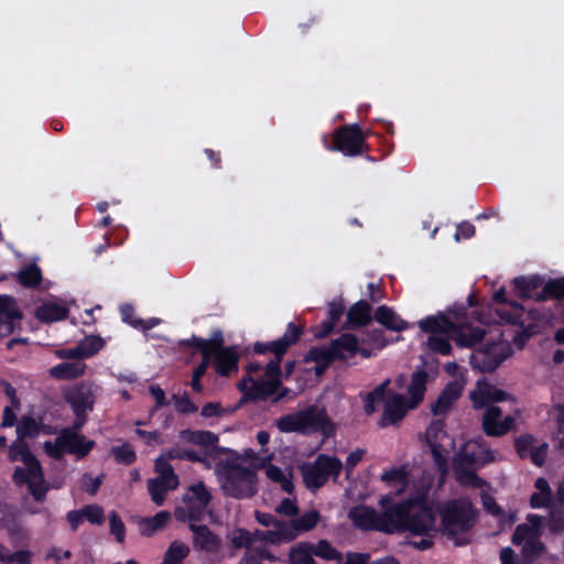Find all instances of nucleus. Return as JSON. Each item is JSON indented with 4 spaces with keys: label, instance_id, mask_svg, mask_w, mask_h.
Wrapping results in <instances>:
<instances>
[{
    "label": "nucleus",
    "instance_id": "obj_1",
    "mask_svg": "<svg viewBox=\"0 0 564 564\" xmlns=\"http://www.w3.org/2000/svg\"><path fill=\"white\" fill-rule=\"evenodd\" d=\"M438 532L456 546L470 543L469 533L476 524L477 510L466 498H454L437 505Z\"/></svg>",
    "mask_w": 564,
    "mask_h": 564
},
{
    "label": "nucleus",
    "instance_id": "obj_2",
    "mask_svg": "<svg viewBox=\"0 0 564 564\" xmlns=\"http://www.w3.org/2000/svg\"><path fill=\"white\" fill-rule=\"evenodd\" d=\"M178 345L186 348H205L209 362L219 377L228 378L239 370L240 354L237 346H225L224 333L216 328L209 338L193 335L180 340Z\"/></svg>",
    "mask_w": 564,
    "mask_h": 564
},
{
    "label": "nucleus",
    "instance_id": "obj_3",
    "mask_svg": "<svg viewBox=\"0 0 564 564\" xmlns=\"http://www.w3.org/2000/svg\"><path fill=\"white\" fill-rule=\"evenodd\" d=\"M275 426L281 433H299L310 435L322 433L328 437L335 432V426L325 408L311 404L303 410L280 416Z\"/></svg>",
    "mask_w": 564,
    "mask_h": 564
},
{
    "label": "nucleus",
    "instance_id": "obj_4",
    "mask_svg": "<svg viewBox=\"0 0 564 564\" xmlns=\"http://www.w3.org/2000/svg\"><path fill=\"white\" fill-rule=\"evenodd\" d=\"M494 460L492 452L481 447L476 440L465 442L453 458L456 479L465 485L478 487L480 478L476 469Z\"/></svg>",
    "mask_w": 564,
    "mask_h": 564
},
{
    "label": "nucleus",
    "instance_id": "obj_5",
    "mask_svg": "<svg viewBox=\"0 0 564 564\" xmlns=\"http://www.w3.org/2000/svg\"><path fill=\"white\" fill-rule=\"evenodd\" d=\"M302 334L303 327L295 325L293 322H290L286 325V329L282 337L268 343H254L253 351L256 354L264 355L267 352H271L274 355V358L271 359L265 366V377L268 378L267 380H276L278 384L282 386L281 362L289 348L300 340Z\"/></svg>",
    "mask_w": 564,
    "mask_h": 564
},
{
    "label": "nucleus",
    "instance_id": "obj_6",
    "mask_svg": "<svg viewBox=\"0 0 564 564\" xmlns=\"http://www.w3.org/2000/svg\"><path fill=\"white\" fill-rule=\"evenodd\" d=\"M221 489L228 497L245 499L253 497L257 491V473L249 466L226 463L218 471Z\"/></svg>",
    "mask_w": 564,
    "mask_h": 564
},
{
    "label": "nucleus",
    "instance_id": "obj_7",
    "mask_svg": "<svg viewBox=\"0 0 564 564\" xmlns=\"http://www.w3.org/2000/svg\"><path fill=\"white\" fill-rule=\"evenodd\" d=\"M369 133L364 131L359 123L343 124L333 131L330 143L327 137L323 138V143L328 151L340 152L351 158L366 154L368 160L373 161L369 155L370 145L366 141Z\"/></svg>",
    "mask_w": 564,
    "mask_h": 564
},
{
    "label": "nucleus",
    "instance_id": "obj_8",
    "mask_svg": "<svg viewBox=\"0 0 564 564\" xmlns=\"http://www.w3.org/2000/svg\"><path fill=\"white\" fill-rule=\"evenodd\" d=\"M492 300L496 304L502 305L496 310L500 321L505 324L520 327V330L514 336V343L525 344L536 333V325L533 322L527 323L529 314H527L524 307L516 301H509L505 288L497 290L494 293Z\"/></svg>",
    "mask_w": 564,
    "mask_h": 564
},
{
    "label": "nucleus",
    "instance_id": "obj_9",
    "mask_svg": "<svg viewBox=\"0 0 564 564\" xmlns=\"http://www.w3.org/2000/svg\"><path fill=\"white\" fill-rule=\"evenodd\" d=\"M343 469L344 464L338 457L318 454L314 462L301 467V473L305 487L314 492L325 486L330 477L336 481Z\"/></svg>",
    "mask_w": 564,
    "mask_h": 564
},
{
    "label": "nucleus",
    "instance_id": "obj_10",
    "mask_svg": "<svg viewBox=\"0 0 564 564\" xmlns=\"http://www.w3.org/2000/svg\"><path fill=\"white\" fill-rule=\"evenodd\" d=\"M213 496L204 481L192 484L182 497L184 506L174 510V517L178 522L202 521L212 502Z\"/></svg>",
    "mask_w": 564,
    "mask_h": 564
},
{
    "label": "nucleus",
    "instance_id": "obj_11",
    "mask_svg": "<svg viewBox=\"0 0 564 564\" xmlns=\"http://www.w3.org/2000/svg\"><path fill=\"white\" fill-rule=\"evenodd\" d=\"M379 503L382 509L383 533L392 534L404 530L406 519L417 505V501L415 499H405L394 502L392 498L384 496L380 499Z\"/></svg>",
    "mask_w": 564,
    "mask_h": 564
},
{
    "label": "nucleus",
    "instance_id": "obj_12",
    "mask_svg": "<svg viewBox=\"0 0 564 564\" xmlns=\"http://www.w3.org/2000/svg\"><path fill=\"white\" fill-rule=\"evenodd\" d=\"M180 437L186 443L199 446L213 460L231 453V449L218 445L219 436L212 431L186 429L180 432Z\"/></svg>",
    "mask_w": 564,
    "mask_h": 564
},
{
    "label": "nucleus",
    "instance_id": "obj_13",
    "mask_svg": "<svg viewBox=\"0 0 564 564\" xmlns=\"http://www.w3.org/2000/svg\"><path fill=\"white\" fill-rule=\"evenodd\" d=\"M403 531H409L412 535L437 533L436 512L431 506H421L415 512L410 513Z\"/></svg>",
    "mask_w": 564,
    "mask_h": 564
},
{
    "label": "nucleus",
    "instance_id": "obj_14",
    "mask_svg": "<svg viewBox=\"0 0 564 564\" xmlns=\"http://www.w3.org/2000/svg\"><path fill=\"white\" fill-rule=\"evenodd\" d=\"M500 406L490 405L482 414L481 427L487 436L500 437L509 433L514 426V419L507 415L503 419Z\"/></svg>",
    "mask_w": 564,
    "mask_h": 564
},
{
    "label": "nucleus",
    "instance_id": "obj_15",
    "mask_svg": "<svg viewBox=\"0 0 564 564\" xmlns=\"http://www.w3.org/2000/svg\"><path fill=\"white\" fill-rule=\"evenodd\" d=\"M23 313L17 300L11 295H0V337L11 335L15 328H21Z\"/></svg>",
    "mask_w": 564,
    "mask_h": 564
},
{
    "label": "nucleus",
    "instance_id": "obj_16",
    "mask_svg": "<svg viewBox=\"0 0 564 564\" xmlns=\"http://www.w3.org/2000/svg\"><path fill=\"white\" fill-rule=\"evenodd\" d=\"M469 399L476 410L490 406L491 403L503 402L513 399L508 392L498 389L485 378L477 381L476 390L471 391Z\"/></svg>",
    "mask_w": 564,
    "mask_h": 564
},
{
    "label": "nucleus",
    "instance_id": "obj_17",
    "mask_svg": "<svg viewBox=\"0 0 564 564\" xmlns=\"http://www.w3.org/2000/svg\"><path fill=\"white\" fill-rule=\"evenodd\" d=\"M497 343H487L470 356V366L480 372H494L507 358V355L498 351Z\"/></svg>",
    "mask_w": 564,
    "mask_h": 564
},
{
    "label": "nucleus",
    "instance_id": "obj_18",
    "mask_svg": "<svg viewBox=\"0 0 564 564\" xmlns=\"http://www.w3.org/2000/svg\"><path fill=\"white\" fill-rule=\"evenodd\" d=\"M348 518L351 520L354 527L361 531L383 533L384 525L381 519V512H378L372 507L358 505L349 510Z\"/></svg>",
    "mask_w": 564,
    "mask_h": 564
},
{
    "label": "nucleus",
    "instance_id": "obj_19",
    "mask_svg": "<svg viewBox=\"0 0 564 564\" xmlns=\"http://www.w3.org/2000/svg\"><path fill=\"white\" fill-rule=\"evenodd\" d=\"M195 522L196 521H193L188 524V528L193 533L194 549L209 554H217L221 549L220 538L206 524H196Z\"/></svg>",
    "mask_w": 564,
    "mask_h": 564
},
{
    "label": "nucleus",
    "instance_id": "obj_20",
    "mask_svg": "<svg viewBox=\"0 0 564 564\" xmlns=\"http://www.w3.org/2000/svg\"><path fill=\"white\" fill-rule=\"evenodd\" d=\"M58 443L66 447L67 454L76 455L78 458L86 457L96 446L95 441L87 440L85 435L72 430H62L58 435Z\"/></svg>",
    "mask_w": 564,
    "mask_h": 564
},
{
    "label": "nucleus",
    "instance_id": "obj_21",
    "mask_svg": "<svg viewBox=\"0 0 564 564\" xmlns=\"http://www.w3.org/2000/svg\"><path fill=\"white\" fill-rule=\"evenodd\" d=\"M410 409V401H408L404 395L392 392L390 398L386 401L379 425L386 427L400 422Z\"/></svg>",
    "mask_w": 564,
    "mask_h": 564
},
{
    "label": "nucleus",
    "instance_id": "obj_22",
    "mask_svg": "<svg viewBox=\"0 0 564 564\" xmlns=\"http://www.w3.org/2000/svg\"><path fill=\"white\" fill-rule=\"evenodd\" d=\"M463 384L458 381H449L440 392L435 402L431 405V412L434 416L446 415L462 397Z\"/></svg>",
    "mask_w": 564,
    "mask_h": 564
},
{
    "label": "nucleus",
    "instance_id": "obj_23",
    "mask_svg": "<svg viewBox=\"0 0 564 564\" xmlns=\"http://www.w3.org/2000/svg\"><path fill=\"white\" fill-rule=\"evenodd\" d=\"M65 401L70 405L73 412H88L91 411L95 403V398L91 389L79 383L64 392Z\"/></svg>",
    "mask_w": 564,
    "mask_h": 564
},
{
    "label": "nucleus",
    "instance_id": "obj_24",
    "mask_svg": "<svg viewBox=\"0 0 564 564\" xmlns=\"http://www.w3.org/2000/svg\"><path fill=\"white\" fill-rule=\"evenodd\" d=\"M8 458L10 462L21 460L31 474L41 475V463L24 440L17 438L11 443L8 449Z\"/></svg>",
    "mask_w": 564,
    "mask_h": 564
},
{
    "label": "nucleus",
    "instance_id": "obj_25",
    "mask_svg": "<svg viewBox=\"0 0 564 564\" xmlns=\"http://www.w3.org/2000/svg\"><path fill=\"white\" fill-rule=\"evenodd\" d=\"M371 319V305L365 300H359L349 307L341 328L356 330L367 326Z\"/></svg>",
    "mask_w": 564,
    "mask_h": 564
},
{
    "label": "nucleus",
    "instance_id": "obj_26",
    "mask_svg": "<svg viewBox=\"0 0 564 564\" xmlns=\"http://www.w3.org/2000/svg\"><path fill=\"white\" fill-rule=\"evenodd\" d=\"M319 518L321 514L317 510H311L296 519L286 521V524H283V527L288 533L289 542L295 540L301 533L313 530L317 525Z\"/></svg>",
    "mask_w": 564,
    "mask_h": 564
},
{
    "label": "nucleus",
    "instance_id": "obj_27",
    "mask_svg": "<svg viewBox=\"0 0 564 564\" xmlns=\"http://www.w3.org/2000/svg\"><path fill=\"white\" fill-rule=\"evenodd\" d=\"M419 327L423 333L431 334V336L436 334L453 335L456 324L447 315L438 313L421 319Z\"/></svg>",
    "mask_w": 564,
    "mask_h": 564
},
{
    "label": "nucleus",
    "instance_id": "obj_28",
    "mask_svg": "<svg viewBox=\"0 0 564 564\" xmlns=\"http://www.w3.org/2000/svg\"><path fill=\"white\" fill-rule=\"evenodd\" d=\"M248 380H250L251 386L246 392V399L251 401H265L273 397L281 387L276 380H254L252 377H248Z\"/></svg>",
    "mask_w": 564,
    "mask_h": 564
},
{
    "label": "nucleus",
    "instance_id": "obj_29",
    "mask_svg": "<svg viewBox=\"0 0 564 564\" xmlns=\"http://www.w3.org/2000/svg\"><path fill=\"white\" fill-rule=\"evenodd\" d=\"M332 345L338 361H347L357 355V336L352 333H343L332 339Z\"/></svg>",
    "mask_w": 564,
    "mask_h": 564
},
{
    "label": "nucleus",
    "instance_id": "obj_30",
    "mask_svg": "<svg viewBox=\"0 0 564 564\" xmlns=\"http://www.w3.org/2000/svg\"><path fill=\"white\" fill-rule=\"evenodd\" d=\"M486 335V330L479 326L457 325L453 332V337L459 347H473L479 344Z\"/></svg>",
    "mask_w": 564,
    "mask_h": 564
},
{
    "label": "nucleus",
    "instance_id": "obj_31",
    "mask_svg": "<svg viewBox=\"0 0 564 564\" xmlns=\"http://www.w3.org/2000/svg\"><path fill=\"white\" fill-rule=\"evenodd\" d=\"M429 375L424 369H417L411 375L408 387L410 408H416L424 399Z\"/></svg>",
    "mask_w": 564,
    "mask_h": 564
},
{
    "label": "nucleus",
    "instance_id": "obj_32",
    "mask_svg": "<svg viewBox=\"0 0 564 564\" xmlns=\"http://www.w3.org/2000/svg\"><path fill=\"white\" fill-rule=\"evenodd\" d=\"M69 310L63 304L55 302H45L35 310V317L43 323H53L66 319Z\"/></svg>",
    "mask_w": 564,
    "mask_h": 564
},
{
    "label": "nucleus",
    "instance_id": "obj_33",
    "mask_svg": "<svg viewBox=\"0 0 564 564\" xmlns=\"http://www.w3.org/2000/svg\"><path fill=\"white\" fill-rule=\"evenodd\" d=\"M513 288L522 299H534L538 290L543 286V278L535 274L530 276H517L512 281Z\"/></svg>",
    "mask_w": 564,
    "mask_h": 564
},
{
    "label": "nucleus",
    "instance_id": "obj_34",
    "mask_svg": "<svg viewBox=\"0 0 564 564\" xmlns=\"http://www.w3.org/2000/svg\"><path fill=\"white\" fill-rule=\"evenodd\" d=\"M375 319L387 329L393 332H402L409 327L408 323L387 305H381L376 310Z\"/></svg>",
    "mask_w": 564,
    "mask_h": 564
},
{
    "label": "nucleus",
    "instance_id": "obj_35",
    "mask_svg": "<svg viewBox=\"0 0 564 564\" xmlns=\"http://www.w3.org/2000/svg\"><path fill=\"white\" fill-rule=\"evenodd\" d=\"M86 366L83 362H62L48 370L52 378L57 380H73L85 373Z\"/></svg>",
    "mask_w": 564,
    "mask_h": 564
},
{
    "label": "nucleus",
    "instance_id": "obj_36",
    "mask_svg": "<svg viewBox=\"0 0 564 564\" xmlns=\"http://www.w3.org/2000/svg\"><path fill=\"white\" fill-rule=\"evenodd\" d=\"M563 300L564 299V276L557 279H550L539 293H536L535 301L543 302L546 300Z\"/></svg>",
    "mask_w": 564,
    "mask_h": 564
},
{
    "label": "nucleus",
    "instance_id": "obj_37",
    "mask_svg": "<svg viewBox=\"0 0 564 564\" xmlns=\"http://www.w3.org/2000/svg\"><path fill=\"white\" fill-rule=\"evenodd\" d=\"M306 362L332 365L337 360L332 341L327 346H314L306 352Z\"/></svg>",
    "mask_w": 564,
    "mask_h": 564
},
{
    "label": "nucleus",
    "instance_id": "obj_38",
    "mask_svg": "<svg viewBox=\"0 0 564 564\" xmlns=\"http://www.w3.org/2000/svg\"><path fill=\"white\" fill-rule=\"evenodd\" d=\"M546 552L545 544L541 541L540 535L533 536L525 541L521 549L522 561L524 564H534Z\"/></svg>",
    "mask_w": 564,
    "mask_h": 564
},
{
    "label": "nucleus",
    "instance_id": "obj_39",
    "mask_svg": "<svg viewBox=\"0 0 564 564\" xmlns=\"http://www.w3.org/2000/svg\"><path fill=\"white\" fill-rule=\"evenodd\" d=\"M15 275L17 281L24 288H36L41 284L43 275L40 267L30 263L23 267Z\"/></svg>",
    "mask_w": 564,
    "mask_h": 564
},
{
    "label": "nucleus",
    "instance_id": "obj_40",
    "mask_svg": "<svg viewBox=\"0 0 564 564\" xmlns=\"http://www.w3.org/2000/svg\"><path fill=\"white\" fill-rule=\"evenodd\" d=\"M177 486L172 485L171 481L164 478H151L148 480V491L151 496L152 501L156 506H162L165 501L166 492L171 489H175Z\"/></svg>",
    "mask_w": 564,
    "mask_h": 564
},
{
    "label": "nucleus",
    "instance_id": "obj_41",
    "mask_svg": "<svg viewBox=\"0 0 564 564\" xmlns=\"http://www.w3.org/2000/svg\"><path fill=\"white\" fill-rule=\"evenodd\" d=\"M390 381L386 380L384 382L377 386L372 391L368 392L365 398L364 410L365 413L370 415L376 412L377 405L382 403L386 400L388 386Z\"/></svg>",
    "mask_w": 564,
    "mask_h": 564
},
{
    "label": "nucleus",
    "instance_id": "obj_42",
    "mask_svg": "<svg viewBox=\"0 0 564 564\" xmlns=\"http://www.w3.org/2000/svg\"><path fill=\"white\" fill-rule=\"evenodd\" d=\"M170 519L171 514L169 511L165 510L158 512L153 517L143 518L141 522V533L143 535L149 536L153 534L155 531L163 529L167 524Z\"/></svg>",
    "mask_w": 564,
    "mask_h": 564
},
{
    "label": "nucleus",
    "instance_id": "obj_43",
    "mask_svg": "<svg viewBox=\"0 0 564 564\" xmlns=\"http://www.w3.org/2000/svg\"><path fill=\"white\" fill-rule=\"evenodd\" d=\"M32 480L29 481L28 489L36 502H43L50 490V486L44 478L43 468L41 467V475L31 474Z\"/></svg>",
    "mask_w": 564,
    "mask_h": 564
},
{
    "label": "nucleus",
    "instance_id": "obj_44",
    "mask_svg": "<svg viewBox=\"0 0 564 564\" xmlns=\"http://www.w3.org/2000/svg\"><path fill=\"white\" fill-rule=\"evenodd\" d=\"M265 475L267 477L276 484H280L281 489L286 494H293L294 491V484L292 481V476H286L281 467L270 464L265 468Z\"/></svg>",
    "mask_w": 564,
    "mask_h": 564
},
{
    "label": "nucleus",
    "instance_id": "obj_45",
    "mask_svg": "<svg viewBox=\"0 0 564 564\" xmlns=\"http://www.w3.org/2000/svg\"><path fill=\"white\" fill-rule=\"evenodd\" d=\"M188 554V545L180 541H173L164 554L162 564H184L183 561Z\"/></svg>",
    "mask_w": 564,
    "mask_h": 564
},
{
    "label": "nucleus",
    "instance_id": "obj_46",
    "mask_svg": "<svg viewBox=\"0 0 564 564\" xmlns=\"http://www.w3.org/2000/svg\"><path fill=\"white\" fill-rule=\"evenodd\" d=\"M77 346L80 358L86 359L99 352L105 346V340L100 336L90 335L82 339Z\"/></svg>",
    "mask_w": 564,
    "mask_h": 564
},
{
    "label": "nucleus",
    "instance_id": "obj_47",
    "mask_svg": "<svg viewBox=\"0 0 564 564\" xmlns=\"http://www.w3.org/2000/svg\"><path fill=\"white\" fill-rule=\"evenodd\" d=\"M252 536H253V542L261 541V542H267V543L274 544V545H278L283 542H289V539H288L289 536L284 530V527L281 528L280 530H268V531H262V530L257 529V530H254V532H252Z\"/></svg>",
    "mask_w": 564,
    "mask_h": 564
},
{
    "label": "nucleus",
    "instance_id": "obj_48",
    "mask_svg": "<svg viewBox=\"0 0 564 564\" xmlns=\"http://www.w3.org/2000/svg\"><path fill=\"white\" fill-rule=\"evenodd\" d=\"M313 554L325 561H336L337 563L343 561V554L327 540H319L316 545H313Z\"/></svg>",
    "mask_w": 564,
    "mask_h": 564
},
{
    "label": "nucleus",
    "instance_id": "obj_49",
    "mask_svg": "<svg viewBox=\"0 0 564 564\" xmlns=\"http://www.w3.org/2000/svg\"><path fill=\"white\" fill-rule=\"evenodd\" d=\"M110 454L117 464L130 466L137 460V454L132 446L128 443L119 446H112Z\"/></svg>",
    "mask_w": 564,
    "mask_h": 564
},
{
    "label": "nucleus",
    "instance_id": "obj_50",
    "mask_svg": "<svg viewBox=\"0 0 564 564\" xmlns=\"http://www.w3.org/2000/svg\"><path fill=\"white\" fill-rule=\"evenodd\" d=\"M230 543L235 550L247 549L249 551L254 543L252 532L243 528H237L231 533Z\"/></svg>",
    "mask_w": 564,
    "mask_h": 564
},
{
    "label": "nucleus",
    "instance_id": "obj_51",
    "mask_svg": "<svg viewBox=\"0 0 564 564\" xmlns=\"http://www.w3.org/2000/svg\"><path fill=\"white\" fill-rule=\"evenodd\" d=\"M312 555H314L313 544L301 542L290 550L289 562L291 564H304Z\"/></svg>",
    "mask_w": 564,
    "mask_h": 564
},
{
    "label": "nucleus",
    "instance_id": "obj_52",
    "mask_svg": "<svg viewBox=\"0 0 564 564\" xmlns=\"http://www.w3.org/2000/svg\"><path fill=\"white\" fill-rule=\"evenodd\" d=\"M535 441V437L530 433L522 434L514 438V449L521 459L529 457Z\"/></svg>",
    "mask_w": 564,
    "mask_h": 564
},
{
    "label": "nucleus",
    "instance_id": "obj_53",
    "mask_svg": "<svg viewBox=\"0 0 564 564\" xmlns=\"http://www.w3.org/2000/svg\"><path fill=\"white\" fill-rule=\"evenodd\" d=\"M40 429L36 421L31 416H23L17 426L18 438L34 437L39 434Z\"/></svg>",
    "mask_w": 564,
    "mask_h": 564
},
{
    "label": "nucleus",
    "instance_id": "obj_54",
    "mask_svg": "<svg viewBox=\"0 0 564 564\" xmlns=\"http://www.w3.org/2000/svg\"><path fill=\"white\" fill-rule=\"evenodd\" d=\"M172 401L175 411L180 414H192L198 410L197 405L194 402H192L187 393H184L182 395L173 394Z\"/></svg>",
    "mask_w": 564,
    "mask_h": 564
},
{
    "label": "nucleus",
    "instance_id": "obj_55",
    "mask_svg": "<svg viewBox=\"0 0 564 564\" xmlns=\"http://www.w3.org/2000/svg\"><path fill=\"white\" fill-rule=\"evenodd\" d=\"M539 535L540 532H536L533 527H530L528 523H521L516 528L511 541L514 545H523L529 539Z\"/></svg>",
    "mask_w": 564,
    "mask_h": 564
},
{
    "label": "nucleus",
    "instance_id": "obj_56",
    "mask_svg": "<svg viewBox=\"0 0 564 564\" xmlns=\"http://www.w3.org/2000/svg\"><path fill=\"white\" fill-rule=\"evenodd\" d=\"M110 533L116 538L118 543H123L126 539V525L117 511L109 513Z\"/></svg>",
    "mask_w": 564,
    "mask_h": 564
},
{
    "label": "nucleus",
    "instance_id": "obj_57",
    "mask_svg": "<svg viewBox=\"0 0 564 564\" xmlns=\"http://www.w3.org/2000/svg\"><path fill=\"white\" fill-rule=\"evenodd\" d=\"M80 509L89 523L100 525L105 522V511L99 505L90 503Z\"/></svg>",
    "mask_w": 564,
    "mask_h": 564
},
{
    "label": "nucleus",
    "instance_id": "obj_58",
    "mask_svg": "<svg viewBox=\"0 0 564 564\" xmlns=\"http://www.w3.org/2000/svg\"><path fill=\"white\" fill-rule=\"evenodd\" d=\"M434 460V464L438 471L446 473L447 471V456L443 446L440 443H431L427 444Z\"/></svg>",
    "mask_w": 564,
    "mask_h": 564
},
{
    "label": "nucleus",
    "instance_id": "obj_59",
    "mask_svg": "<svg viewBox=\"0 0 564 564\" xmlns=\"http://www.w3.org/2000/svg\"><path fill=\"white\" fill-rule=\"evenodd\" d=\"M429 348L443 356H448L452 352V346L447 338L440 336H430L427 339Z\"/></svg>",
    "mask_w": 564,
    "mask_h": 564
},
{
    "label": "nucleus",
    "instance_id": "obj_60",
    "mask_svg": "<svg viewBox=\"0 0 564 564\" xmlns=\"http://www.w3.org/2000/svg\"><path fill=\"white\" fill-rule=\"evenodd\" d=\"M549 530L553 534L564 533V510L552 509L549 516Z\"/></svg>",
    "mask_w": 564,
    "mask_h": 564
},
{
    "label": "nucleus",
    "instance_id": "obj_61",
    "mask_svg": "<svg viewBox=\"0 0 564 564\" xmlns=\"http://www.w3.org/2000/svg\"><path fill=\"white\" fill-rule=\"evenodd\" d=\"M155 468L160 473L158 478H164L165 480L171 481L174 486L178 485V477L174 473L173 467L167 462H164L162 457L156 459Z\"/></svg>",
    "mask_w": 564,
    "mask_h": 564
},
{
    "label": "nucleus",
    "instance_id": "obj_62",
    "mask_svg": "<svg viewBox=\"0 0 564 564\" xmlns=\"http://www.w3.org/2000/svg\"><path fill=\"white\" fill-rule=\"evenodd\" d=\"M254 519L263 527H274L273 530H280L286 521L278 519L275 516L269 512H262L256 510Z\"/></svg>",
    "mask_w": 564,
    "mask_h": 564
},
{
    "label": "nucleus",
    "instance_id": "obj_63",
    "mask_svg": "<svg viewBox=\"0 0 564 564\" xmlns=\"http://www.w3.org/2000/svg\"><path fill=\"white\" fill-rule=\"evenodd\" d=\"M444 427H445L444 419H437V420L432 421L426 430V433H425L426 443L427 444L438 443L440 434H445Z\"/></svg>",
    "mask_w": 564,
    "mask_h": 564
},
{
    "label": "nucleus",
    "instance_id": "obj_64",
    "mask_svg": "<svg viewBox=\"0 0 564 564\" xmlns=\"http://www.w3.org/2000/svg\"><path fill=\"white\" fill-rule=\"evenodd\" d=\"M120 315L124 323L129 324L135 329H139L140 326H142L143 319L135 316V311L133 305L131 304H123L120 307Z\"/></svg>",
    "mask_w": 564,
    "mask_h": 564
}]
</instances>
